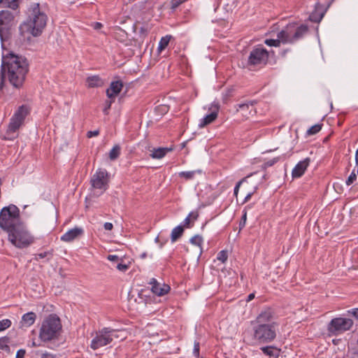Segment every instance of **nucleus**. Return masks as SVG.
<instances>
[{"label":"nucleus","instance_id":"1","mask_svg":"<svg viewBox=\"0 0 358 358\" xmlns=\"http://www.w3.org/2000/svg\"><path fill=\"white\" fill-rule=\"evenodd\" d=\"M6 72L10 85L16 89L21 88L29 72L27 58L13 52L3 55L0 71V90L4 86Z\"/></svg>","mask_w":358,"mask_h":358},{"label":"nucleus","instance_id":"2","mask_svg":"<svg viewBox=\"0 0 358 358\" xmlns=\"http://www.w3.org/2000/svg\"><path fill=\"white\" fill-rule=\"evenodd\" d=\"M275 313L272 308L266 307L251 322L252 339L257 343L266 344L273 342L277 336L278 323L273 321Z\"/></svg>","mask_w":358,"mask_h":358},{"label":"nucleus","instance_id":"3","mask_svg":"<svg viewBox=\"0 0 358 358\" xmlns=\"http://www.w3.org/2000/svg\"><path fill=\"white\" fill-rule=\"evenodd\" d=\"M31 15L29 20L20 25V30L22 33L27 31L34 36H38L46 26L47 15L40 10L38 3L31 6Z\"/></svg>","mask_w":358,"mask_h":358},{"label":"nucleus","instance_id":"4","mask_svg":"<svg viewBox=\"0 0 358 358\" xmlns=\"http://www.w3.org/2000/svg\"><path fill=\"white\" fill-rule=\"evenodd\" d=\"M8 241L16 248L24 249L35 243L36 238L24 222L8 233Z\"/></svg>","mask_w":358,"mask_h":358},{"label":"nucleus","instance_id":"5","mask_svg":"<svg viewBox=\"0 0 358 358\" xmlns=\"http://www.w3.org/2000/svg\"><path fill=\"white\" fill-rule=\"evenodd\" d=\"M62 331V324L59 317L51 314L45 318L41 324L39 331L41 342H48L57 339Z\"/></svg>","mask_w":358,"mask_h":358},{"label":"nucleus","instance_id":"6","mask_svg":"<svg viewBox=\"0 0 358 358\" xmlns=\"http://www.w3.org/2000/svg\"><path fill=\"white\" fill-rule=\"evenodd\" d=\"M308 32V27L306 24H299L293 22L287 24L277 34L282 43L293 44L301 39Z\"/></svg>","mask_w":358,"mask_h":358},{"label":"nucleus","instance_id":"7","mask_svg":"<svg viewBox=\"0 0 358 358\" xmlns=\"http://www.w3.org/2000/svg\"><path fill=\"white\" fill-rule=\"evenodd\" d=\"M22 222L20 218V210L13 204L3 207L0 212V227L7 234Z\"/></svg>","mask_w":358,"mask_h":358},{"label":"nucleus","instance_id":"8","mask_svg":"<svg viewBox=\"0 0 358 358\" xmlns=\"http://www.w3.org/2000/svg\"><path fill=\"white\" fill-rule=\"evenodd\" d=\"M120 331L110 327H103L95 331V335L91 341L90 348L96 350L110 344L115 338L122 339V336L120 335Z\"/></svg>","mask_w":358,"mask_h":358},{"label":"nucleus","instance_id":"9","mask_svg":"<svg viewBox=\"0 0 358 358\" xmlns=\"http://www.w3.org/2000/svg\"><path fill=\"white\" fill-rule=\"evenodd\" d=\"M31 108L24 104L17 108L10 120L6 133L10 134L16 132L24 124V120L30 114Z\"/></svg>","mask_w":358,"mask_h":358},{"label":"nucleus","instance_id":"10","mask_svg":"<svg viewBox=\"0 0 358 358\" xmlns=\"http://www.w3.org/2000/svg\"><path fill=\"white\" fill-rule=\"evenodd\" d=\"M354 322L350 318L335 317L327 324V331L329 335L337 336L352 329Z\"/></svg>","mask_w":358,"mask_h":358},{"label":"nucleus","instance_id":"11","mask_svg":"<svg viewBox=\"0 0 358 358\" xmlns=\"http://www.w3.org/2000/svg\"><path fill=\"white\" fill-rule=\"evenodd\" d=\"M268 57L267 50L262 45H258L250 51L247 66L249 68L264 66L267 64Z\"/></svg>","mask_w":358,"mask_h":358},{"label":"nucleus","instance_id":"12","mask_svg":"<svg viewBox=\"0 0 358 358\" xmlns=\"http://www.w3.org/2000/svg\"><path fill=\"white\" fill-rule=\"evenodd\" d=\"M14 24V16L10 11H0V37L1 41L8 40Z\"/></svg>","mask_w":358,"mask_h":358},{"label":"nucleus","instance_id":"13","mask_svg":"<svg viewBox=\"0 0 358 358\" xmlns=\"http://www.w3.org/2000/svg\"><path fill=\"white\" fill-rule=\"evenodd\" d=\"M109 175L108 171L104 169H99L92 176L90 182L94 189L105 192L108 187Z\"/></svg>","mask_w":358,"mask_h":358},{"label":"nucleus","instance_id":"14","mask_svg":"<svg viewBox=\"0 0 358 358\" xmlns=\"http://www.w3.org/2000/svg\"><path fill=\"white\" fill-rule=\"evenodd\" d=\"M150 285H151L152 292L157 296H164L171 289L169 285L164 283L161 284L155 278L150 280Z\"/></svg>","mask_w":358,"mask_h":358},{"label":"nucleus","instance_id":"15","mask_svg":"<svg viewBox=\"0 0 358 358\" xmlns=\"http://www.w3.org/2000/svg\"><path fill=\"white\" fill-rule=\"evenodd\" d=\"M326 8L320 2H316L315 8L309 15V20L313 22H320L323 18Z\"/></svg>","mask_w":358,"mask_h":358},{"label":"nucleus","instance_id":"16","mask_svg":"<svg viewBox=\"0 0 358 358\" xmlns=\"http://www.w3.org/2000/svg\"><path fill=\"white\" fill-rule=\"evenodd\" d=\"M83 233L84 231L81 227H74L64 234L61 236V241L68 243L71 242L82 236Z\"/></svg>","mask_w":358,"mask_h":358},{"label":"nucleus","instance_id":"17","mask_svg":"<svg viewBox=\"0 0 358 358\" xmlns=\"http://www.w3.org/2000/svg\"><path fill=\"white\" fill-rule=\"evenodd\" d=\"M310 159V158L307 157L304 159L302 161H300L293 169L292 172V176L293 178H300L301 177L306 170L307 169L308 166H309Z\"/></svg>","mask_w":358,"mask_h":358},{"label":"nucleus","instance_id":"18","mask_svg":"<svg viewBox=\"0 0 358 358\" xmlns=\"http://www.w3.org/2000/svg\"><path fill=\"white\" fill-rule=\"evenodd\" d=\"M123 87V83L121 80L113 81L110 87L106 90V95L109 99H114L121 92Z\"/></svg>","mask_w":358,"mask_h":358},{"label":"nucleus","instance_id":"19","mask_svg":"<svg viewBox=\"0 0 358 358\" xmlns=\"http://www.w3.org/2000/svg\"><path fill=\"white\" fill-rule=\"evenodd\" d=\"M85 82L88 88L101 87L105 84L104 79L101 78L99 75L88 76Z\"/></svg>","mask_w":358,"mask_h":358},{"label":"nucleus","instance_id":"20","mask_svg":"<svg viewBox=\"0 0 358 358\" xmlns=\"http://www.w3.org/2000/svg\"><path fill=\"white\" fill-rule=\"evenodd\" d=\"M218 108L215 110L212 111L210 114L206 115L204 117L200 120L199 127L203 128L208 124L214 122L217 117Z\"/></svg>","mask_w":358,"mask_h":358},{"label":"nucleus","instance_id":"21","mask_svg":"<svg viewBox=\"0 0 358 358\" xmlns=\"http://www.w3.org/2000/svg\"><path fill=\"white\" fill-rule=\"evenodd\" d=\"M262 352L269 357H278L280 349L273 345L264 346L260 348Z\"/></svg>","mask_w":358,"mask_h":358},{"label":"nucleus","instance_id":"22","mask_svg":"<svg viewBox=\"0 0 358 358\" xmlns=\"http://www.w3.org/2000/svg\"><path fill=\"white\" fill-rule=\"evenodd\" d=\"M199 213L197 211H192L186 217L183 221V228H191L194 225V222L197 220Z\"/></svg>","mask_w":358,"mask_h":358},{"label":"nucleus","instance_id":"23","mask_svg":"<svg viewBox=\"0 0 358 358\" xmlns=\"http://www.w3.org/2000/svg\"><path fill=\"white\" fill-rule=\"evenodd\" d=\"M36 315L34 312H29L23 315L21 323L26 327L31 326L36 321Z\"/></svg>","mask_w":358,"mask_h":358},{"label":"nucleus","instance_id":"24","mask_svg":"<svg viewBox=\"0 0 358 358\" xmlns=\"http://www.w3.org/2000/svg\"><path fill=\"white\" fill-rule=\"evenodd\" d=\"M255 103V101H249L247 103L238 104L237 105V106H238L237 110L243 112V115H244L250 114L252 110L250 109V108H252Z\"/></svg>","mask_w":358,"mask_h":358},{"label":"nucleus","instance_id":"25","mask_svg":"<svg viewBox=\"0 0 358 358\" xmlns=\"http://www.w3.org/2000/svg\"><path fill=\"white\" fill-rule=\"evenodd\" d=\"M170 150L171 149H169L167 148H158L156 149L155 148L152 150V152L150 154V157L152 159H159L163 158L166 155V153Z\"/></svg>","mask_w":358,"mask_h":358},{"label":"nucleus","instance_id":"26","mask_svg":"<svg viewBox=\"0 0 358 358\" xmlns=\"http://www.w3.org/2000/svg\"><path fill=\"white\" fill-rule=\"evenodd\" d=\"M184 233V228L182 225H178L173 229L171 234V241L172 243L178 240Z\"/></svg>","mask_w":358,"mask_h":358},{"label":"nucleus","instance_id":"27","mask_svg":"<svg viewBox=\"0 0 358 358\" xmlns=\"http://www.w3.org/2000/svg\"><path fill=\"white\" fill-rule=\"evenodd\" d=\"M201 170H194L189 171H181L178 173L179 177L184 178L186 180H190L194 179L196 174H201Z\"/></svg>","mask_w":358,"mask_h":358},{"label":"nucleus","instance_id":"28","mask_svg":"<svg viewBox=\"0 0 358 358\" xmlns=\"http://www.w3.org/2000/svg\"><path fill=\"white\" fill-rule=\"evenodd\" d=\"M171 38V35H166L160 39V41L159 42L158 48H157V50L159 52H161L162 50H164L166 48V47L168 46V45L170 42Z\"/></svg>","mask_w":358,"mask_h":358},{"label":"nucleus","instance_id":"29","mask_svg":"<svg viewBox=\"0 0 358 358\" xmlns=\"http://www.w3.org/2000/svg\"><path fill=\"white\" fill-rule=\"evenodd\" d=\"M121 148L119 145H115L109 152V159L111 161L117 159L120 155Z\"/></svg>","mask_w":358,"mask_h":358},{"label":"nucleus","instance_id":"30","mask_svg":"<svg viewBox=\"0 0 358 358\" xmlns=\"http://www.w3.org/2000/svg\"><path fill=\"white\" fill-rule=\"evenodd\" d=\"M0 4L13 10H16L18 8V0H0Z\"/></svg>","mask_w":358,"mask_h":358},{"label":"nucleus","instance_id":"31","mask_svg":"<svg viewBox=\"0 0 358 358\" xmlns=\"http://www.w3.org/2000/svg\"><path fill=\"white\" fill-rule=\"evenodd\" d=\"M9 341L10 339L7 336L0 338V349L6 351H9L10 347L8 345Z\"/></svg>","mask_w":358,"mask_h":358},{"label":"nucleus","instance_id":"32","mask_svg":"<svg viewBox=\"0 0 358 358\" xmlns=\"http://www.w3.org/2000/svg\"><path fill=\"white\" fill-rule=\"evenodd\" d=\"M279 160H280V157H274L273 159L266 162L261 166L262 170L265 171L268 167L272 166L275 163H277Z\"/></svg>","mask_w":358,"mask_h":358},{"label":"nucleus","instance_id":"33","mask_svg":"<svg viewBox=\"0 0 358 358\" xmlns=\"http://www.w3.org/2000/svg\"><path fill=\"white\" fill-rule=\"evenodd\" d=\"M321 129H322V124H316L308 129L307 135L311 136V135L316 134L321 130Z\"/></svg>","mask_w":358,"mask_h":358},{"label":"nucleus","instance_id":"34","mask_svg":"<svg viewBox=\"0 0 358 358\" xmlns=\"http://www.w3.org/2000/svg\"><path fill=\"white\" fill-rule=\"evenodd\" d=\"M255 173H250V175H248L246 177L243 178V179H241L240 181H238L237 182V184L236 185V186L234 187V196L236 197H237V196H238V190H239V188H240V186L241 185V184L243 182H245L248 178H250V176H252Z\"/></svg>","mask_w":358,"mask_h":358},{"label":"nucleus","instance_id":"35","mask_svg":"<svg viewBox=\"0 0 358 358\" xmlns=\"http://www.w3.org/2000/svg\"><path fill=\"white\" fill-rule=\"evenodd\" d=\"M52 257V253L50 251H46L36 255L34 259L38 260L39 259L47 258L48 261Z\"/></svg>","mask_w":358,"mask_h":358},{"label":"nucleus","instance_id":"36","mask_svg":"<svg viewBox=\"0 0 358 358\" xmlns=\"http://www.w3.org/2000/svg\"><path fill=\"white\" fill-rule=\"evenodd\" d=\"M189 241L192 245L201 247L203 243V238L199 235H195L190 238Z\"/></svg>","mask_w":358,"mask_h":358},{"label":"nucleus","instance_id":"37","mask_svg":"<svg viewBox=\"0 0 358 358\" xmlns=\"http://www.w3.org/2000/svg\"><path fill=\"white\" fill-rule=\"evenodd\" d=\"M280 43H282V41L278 38L277 39H266L264 41V43L268 46L278 47Z\"/></svg>","mask_w":358,"mask_h":358},{"label":"nucleus","instance_id":"38","mask_svg":"<svg viewBox=\"0 0 358 358\" xmlns=\"http://www.w3.org/2000/svg\"><path fill=\"white\" fill-rule=\"evenodd\" d=\"M11 321L9 319H4L0 321V331H2L11 326Z\"/></svg>","mask_w":358,"mask_h":358},{"label":"nucleus","instance_id":"39","mask_svg":"<svg viewBox=\"0 0 358 358\" xmlns=\"http://www.w3.org/2000/svg\"><path fill=\"white\" fill-rule=\"evenodd\" d=\"M228 258V254L226 250H221L217 254V259L222 263H224Z\"/></svg>","mask_w":358,"mask_h":358},{"label":"nucleus","instance_id":"40","mask_svg":"<svg viewBox=\"0 0 358 358\" xmlns=\"http://www.w3.org/2000/svg\"><path fill=\"white\" fill-rule=\"evenodd\" d=\"M199 350H200V343L198 341H194V349H193V355L196 358H200L199 356Z\"/></svg>","mask_w":358,"mask_h":358},{"label":"nucleus","instance_id":"41","mask_svg":"<svg viewBox=\"0 0 358 358\" xmlns=\"http://www.w3.org/2000/svg\"><path fill=\"white\" fill-rule=\"evenodd\" d=\"M356 178H357V176H356V174L355 173V170H353L352 172L351 173V174L350 175V176L348 177V178L346 180L347 185H352L355 181Z\"/></svg>","mask_w":358,"mask_h":358},{"label":"nucleus","instance_id":"42","mask_svg":"<svg viewBox=\"0 0 358 358\" xmlns=\"http://www.w3.org/2000/svg\"><path fill=\"white\" fill-rule=\"evenodd\" d=\"M246 220H247V211L245 210H244L243 211V215L241 217V220L239 223V227L241 229L245 227Z\"/></svg>","mask_w":358,"mask_h":358},{"label":"nucleus","instance_id":"43","mask_svg":"<svg viewBox=\"0 0 358 358\" xmlns=\"http://www.w3.org/2000/svg\"><path fill=\"white\" fill-rule=\"evenodd\" d=\"M117 269H118L120 271L124 272L129 268V266L125 264L119 263L116 266Z\"/></svg>","mask_w":358,"mask_h":358},{"label":"nucleus","instance_id":"44","mask_svg":"<svg viewBox=\"0 0 358 358\" xmlns=\"http://www.w3.org/2000/svg\"><path fill=\"white\" fill-rule=\"evenodd\" d=\"M116 31H116L115 34V37H116V38H117V40H119V38H117V34H119V35H120V37H125V36L127 35L126 32H125L123 29H122L121 28H120V27H119V28H117V29H116Z\"/></svg>","mask_w":358,"mask_h":358},{"label":"nucleus","instance_id":"45","mask_svg":"<svg viewBox=\"0 0 358 358\" xmlns=\"http://www.w3.org/2000/svg\"><path fill=\"white\" fill-rule=\"evenodd\" d=\"M348 313L349 315H352L353 317H355L356 319H358V308H352L350 310H348Z\"/></svg>","mask_w":358,"mask_h":358},{"label":"nucleus","instance_id":"46","mask_svg":"<svg viewBox=\"0 0 358 358\" xmlns=\"http://www.w3.org/2000/svg\"><path fill=\"white\" fill-rule=\"evenodd\" d=\"M25 353H26L25 350L20 349V350H17V354H16V358H24Z\"/></svg>","mask_w":358,"mask_h":358},{"label":"nucleus","instance_id":"47","mask_svg":"<svg viewBox=\"0 0 358 358\" xmlns=\"http://www.w3.org/2000/svg\"><path fill=\"white\" fill-rule=\"evenodd\" d=\"M257 187L255 188V190L253 192H249L245 197L244 200H243V203H245L248 201H249L252 197V196L253 195L254 192H255Z\"/></svg>","mask_w":358,"mask_h":358},{"label":"nucleus","instance_id":"48","mask_svg":"<svg viewBox=\"0 0 358 358\" xmlns=\"http://www.w3.org/2000/svg\"><path fill=\"white\" fill-rule=\"evenodd\" d=\"M99 134V131L98 130L90 131L87 132V136L88 138H92L93 136H98Z\"/></svg>","mask_w":358,"mask_h":358},{"label":"nucleus","instance_id":"49","mask_svg":"<svg viewBox=\"0 0 358 358\" xmlns=\"http://www.w3.org/2000/svg\"><path fill=\"white\" fill-rule=\"evenodd\" d=\"M41 358H55V356L49 352H43L41 354Z\"/></svg>","mask_w":358,"mask_h":358},{"label":"nucleus","instance_id":"50","mask_svg":"<svg viewBox=\"0 0 358 358\" xmlns=\"http://www.w3.org/2000/svg\"><path fill=\"white\" fill-rule=\"evenodd\" d=\"M29 346L31 348H36V347H41L43 346L41 342H36L34 339L31 341L30 344H29Z\"/></svg>","mask_w":358,"mask_h":358},{"label":"nucleus","instance_id":"51","mask_svg":"<svg viewBox=\"0 0 358 358\" xmlns=\"http://www.w3.org/2000/svg\"><path fill=\"white\" fill-rule=\"evenodd\" d=\"M107 259L110 262H117L119 260V257L117 255H110L108 256Z\"/></svg>","mask_w":358,"mask_h":358},{"label":"nucleus","instance_id":"52","mask_svg":"<svg viewBox=\"0 0 358 358\" xmlns=\"http://www.w3.org/2000/svg\"><path fill=\"white\" fill-rule=\"evenodd\" d=\"M103 227L107 231H110V230H112L113 228V225L112 223L110 222H105L104 224H103Z\"/></svg>","mask_w":358,"mask_h":358},{"label":"nucleus","instance_id":"53","mask_svg":"<svg viewBox=\"0 0 358 358\" xmlns=\"http://www.w3.org/2000/svg\"><path fill=\"white\" fill-rule=\"evenodd\" d=\"M103 27L102 24L100 23V22H96L94 24V28L95 29H101V27Z\"/></svg>","mask_w":358,"mask_h":358},{"label":"nucleus","instance_id":"54","mask_svg":"<svg viewBox=\"0 0 358 358\" xmlns=\"http://www.w3.org/2000/svg\"><path fill=\"white\" fill-rule=\"evenodd\" d=\"M139 31L143 36L146 35V29L144 27H141Z\"/></svg>","mask_w":358,"mask_h":358},{"label":"nucleus","instance_id":"55","mask_svg":"<svg viewBox=\"0 0 358 358\" xmlns=\"http://www.w3.org/2000/svg\"><path fill=\"white\" fill-rule=\"evenodd\" d=\"M254 298H255V294H254V293H251V294H250L248 296L247 301H251V300H252Z\"/></svg>","mask_w":358,"mask_h":358},{"label":"nucleus","instance_id":"56","mask_svg":"<svg viewBox=\"0 0 358 358\" xmlns=\"http://www.w3.org/2000/svg\"><path fill=\"white\" fill-rule=\"evenodd\" d=\"M355 163L356 166H358V149L356 150L355 152Z\"/></svg>","mask_w":358,"mask_h":358},{"label":"nucleus","instance_id":"57","mask_svg":"<svg viewBox=\"0 0 358 358\" xmlns=\"http://www.w3.org/2000/svg\"><path fill=\"white\" fill-rule=\"evenodd\" d=\"M113 101H108V103H107L106 105V108L104 109V111H106L107 109L110 108V106H111V103H112Z\"/></svg>","mask_w":358,"mask_h":358},{"label":"nucleus","instance_id":"58","mask_svg":"<svg viewBox=\"0 0 358 358\" xmlns=\"http://www.w3.org/2000/svg\"><path fill=\"white\" fill-rule=\"evenodd\" d=\"M141 258H145L146 257V253H143L141 255Z\"/></svg>","mask_w":358,"mask_h":358},{"label":"nucleus","instance_id":"59","mask_svg":"<svg viewBox=\"0 0 358 358\" xmlns=\"http://www.w3.org/2000/svg\"><path fill=\"white\" fill-rule=\"evenodd\" d=\"M155 241H156V242H158V241H159V237H158V236L155 238Z\"/></svg>","mask_w":358,"mask_h":358},{"label":"nucleus","instance_id":"60","mask_svg":"<svg viewBox=\"0 0 358 358\" xmlns=\"http://www.w3.org/2000/svg\"><path fill=\"white\" fill-rule=\"evenodd\" d=\"M263 178H264V180H266V175H264V176H263Z\"/></svg>","mask_w":358,"mask_h":358},{"label":"nucleus","instance_id":"61","mask_svg":"<svg viewBox=\"0 0 358 358\" xmlns=\"http://www.w3.org/2000/svg\"><path fill=\"white\" fill-rule=\"evenodd\" d=\"M164 243H161V244H160V247L162 248V247L163 246V245H164Z\"/></svg>","mask_w":358,"mask_h":358},{"label":"nucleus","instance_id":"62","mask_svg":"<svg viewBox=\"0 0 358 358\" xmlns=\"http://www.w3.org/2000/svg\"><path fill=\"white\" fill-rule=\"evenodd\" d=\"M357 166V174H358V166Z\"/></svg>","mask_w":358,"mask_h":358},{"label":"nucleus","instance_id":"63","mask_svg":"<svg viewBox=\"0 0 358 358\" xmlns=\"http://www.w3.org/2000/svg\"><path fill=\"white\" fill-rule=\"evenodd\" d=\"M200 358H202V357H200Z\"/></svg>","mask_w":358,"mask_h":358}]
</instances>
